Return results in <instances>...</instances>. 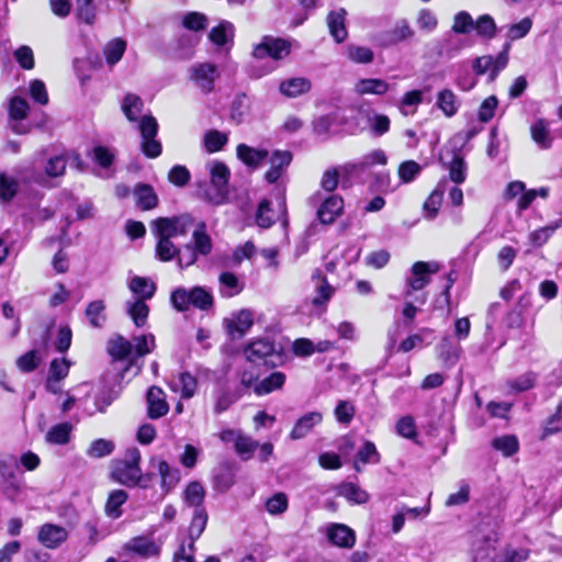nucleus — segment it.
<instances>
[{
    "instance_id": "obj_1",
    "label": "nucleus",
    "mask_w": 562,
    "mask_h": 562,
    "mask_svg": "<svg viewBox=\"0 0 562 562\" xmlns=\"http://www.w3.org/2000/svg\"><path fill=\"white\" fill-rule=\"evenodd\" d=\"M140 452L133 447L127 449L125 459L114 461L111 469V479L127 487H135L140 479Z\"/></svg>"
},
{
    "instance_id": "obj_2",
    "label": "nucleus",
    "mask_w": 562,
    "mask_h": 562,
    "mask_svg": "<svg viewBox=\"0 0 562 562\" xmlns=\"http://www.w3.org/2000/svg\"><path fill=\"white\" fill-rule=\"evenodd\" d=\"M170 300L173 307L179 312L188 311L191 306L202 311H207L213 306V296L203 286L177 288L171 293Z\"/></svg>"
},
{
    "instance_id": "obj_3",
    "label": "nucleus",
    "mask_w": 562,
    "mask_h": 562,
    "mask_svg": "<svg viewBox=\"0 0 562 562\" xmlns=\"http://www.w3.org/2000/svg\"><path fill=\"white\" fill-rule=\"evenodd\" d=\"M245 357L252 363H262L274 368L283 362V355L277 349L270 338H258L248 344L244 350Z\"/></svg>"
},
{
    "instance_id": "obj_4",
    "label": "nucleus",
    "mask_w": 562,
    "mask_h": 562,
    "mask_svg": "<svg viewBox=\"0 0 562 562\" xmlns=\"http://www.w3.org/2000/svg\"><path fill=\"white\" fill-rule=\"evenodd\" d=\"M210 171L212 190L205 192V199L213 205H222L228 201V181L231 172L228 167L221 161H213L207 165Z\"/></svg>"
},
{
    "instance_id": "obj_5",
    "label": "nucleus",
    "mask_w": 562,
    "mask_h": 562,
    "mask_svg": "<svg viewBox=\"0 0 562 562\" xmlns=\"http://www.w3.org/2000/svg\"><path fill=\"white\" fill-rule=\"evenodd\" d=\"M452 31L457 34H468L475 31L477 35H494L496 24L488 14H483L476 21H473L470 13L461 11L454 16Z\"/></svg>"
},
{
    "instance_id": "obj_6",
    "label": "nucleus",
    "mask_w": 562,
    "mask_h": 562,
    "mask_svg": "<svg viewBox=\"0 0 562 562\" xmlns=\"http://www.w3.org/2000/svg\"><path fill=\"white\" fill-rule=\"evenodd\" d=\"M194 225V218L190 214H181L173 217H159L151 224L154 235H162L168 238L184 236Z\"/></svg>"
},
{
    "instance_id": "obj_7",
    "label": "nucleus",
    "mask_w": 562,
    "mask_h": 562,
    "mask_svg": "<svg viewBox=\"0 0 562 562\" xmlns=\"http://www.w3.org/2000/svg\"><path fill=\"white\" fill-rule=\"evenodd\" d=\"M286 213L285 196L282 192L278 201V211L271 207V201L268 199H263L259 202L255 214V222L260 228L265 229L270 228L277 220H282L285 226L288 224Z\"/></svg>"
},
{
    "instance_id": "obj_8",
    "label": "nucleus",
    "mask_w": 562,
    "mask_h": 562,
    "mask_svg": "<svg viewBox=\"0 0 562 562\" xmlns=\"http://www.w3.org/2000/svg\"><path fill=\"white\" fill-rule=\"evenodd\" d=\"M439 270L437 262L417 261L411 268V273L406 278V290L404 296L408 297L413 291L423 290L429 282L430 276Z\"/></svg>"
},
{
    "instance_id": "obj_9",
    "label": "nucleus",
    "mask_w": 562,
    "mask_h": 562,
    "mask_svg": "<svg viewBox=\"0 0 562 562\" xmlns=\"http://www.w3.org/2000/svg\"><path fill=\"white\" fill-rule=\"evenodd\" d=\"M142 135V151L148 158H156L161 154V144L156 139L158 123L155 117L145 115L138 124Z\"/></svg>"
},
{
    "instance_id": "obj_10",
    "label": "nucleus",
    "mask_w": 562,
    "mask_h": 562,
    "mask_svg": "<svg viewBox=\"0 0 562 562\" xmlns=\"http://www.w3.org/2000/svg\"><path fill=\"white\" fill-rule=\"evenodd\" d=\"M189 77L201 92L207 94L214 90V83L220 77V71L211 63H199L190 67Z\"/></svg>"
},
{
    "instance_id": "obj_11",
    "label": "nucleus",
    "mask_w": 562,
    "mask_h": 562,
    "mask_svg": "<svg viewBox=\"0 0 562 562\" xmlns=\"http://www.w3.org/2000/svg\"><path fill=\"white\" fill-rule=\"evenodd\" d=\"M509 44L504 45V49L494 58L493 56L486 55L477 57L473 63V70L476 75H490V81H494L498 76L499 71L503 70L508 63L507 50Z\"/></svg>"
},
{
    "instance_id": "obj_12",
    "label": "nucleus",
    "mask_w": 562,
    "mask_h": 562,
    "mask_svg": "<svg viewBox=\"0 0 562 562\" xmlns=\"http://www.w3.org/2000/svg\"><path fill=\"white\" fill-rule=\"evenodd\" d=\"M290 53V44L282 37H265V41L254 48L256 59L270 57L281 59Z\"/></svg>"
},
{
    "instance_id": "obj_13",
    "label": "nucleus",
    "mask_w": 562,
    "mask_h": 562,
    "mask_svg": "<svg viewBox=\"0 0 562 562\" xmlns=\"http://www.w3.org/2000/svg\"><path fill=\"white\" fill-rule=\"evenodd\" d=\"M68 530L59 525L46 522L38 528L37 541L47 549L59 548L68 539Z\"/></svg>"
},
{
    "instance_id": "obj_14",
    "label": "nucleus",
    "mask_w": 562,
    "mask_h": 562,
    "mask_svg": "<svg viewBox=\"0 0 562 562\" xmlns=\"http://www.w3.org/2000/svg\"><path fill=\"white\" fill-rule=\"evenodd\" d=\"M149 464L153 469L157 470V474L160 476V486L165 493L173 490L180 482V470L176 467H171L166 460L153 457Z\"/></svg>"
},
{
    "instance_id": "obj_15",
    "label": "nucleus",
    "mask_w": 562,
    "mask_h": 562,
    "mask_svg": "<svg viewBox=\"0 0 562 562\" xmlns=\"http://www.w3.org/2000/svg\"><path fill=\"white\" fill-rule=\"evenodd\" d=\"M254 325V315L249 310H241L224 319L226 333L233 338H241Z\"/></svg>"
},
{
    "instance_id": "obj_16",
    "label": "nucleus",
    "mask_w": 562,
    "mask_h": 562,
    "mask_svg": "<svg viewBox=\"0 0 562 562\" xmlns=\"http://www.w3.org/2000/svg\"><path fill=\"white\" fill-rule=\"evenodd\" d=\"M292 158V153L289 150H274L270 156V168L265 179L269 183H276L290 166Z\"/></svg>"
},
{
    "instance_id": "obj_17",
    "label": "nucleus",
    "mask_w": 562,
    "mask_h": 562,
    "mask_svg": "<svg viewBox=\"0 0 562 562\" xmlns=\"http://www.w3.org/2000/svg\"><path fill=\"white\" fill-rule=\"evenodd\" d=\"M329 542L340 548H352L356 542L355 531L344 524H329L326 528Z\"/></svg>"
},
{
    "instance_id": "obj_18",
    "label": "nucleus",
    "mask_w": 562,
    "mask_h": 562,
    "mask_svg": "<svg viewBox=\"0 0 562 562\" xmlns=\"http://www.w3.org/2000/svg\"><path fill=\"white\" fill-rule=\"evenodd\" d=\"M312 281L314 283L315 293L312 297V304L316 307L326 305L334 295L335 288L328 283L327 279L322 274L321 270H315L313 272Z\"/></svg>"
},
{
    "instance_id": "obj_19",
    "label": "nucleus",
    "mask_w": 562,
    "mask_h": 562,
    "mask_svg": "<svg viewBox=\"0 0 562 562\" xmlns=\"http://www.w3.org/2000/svg\"><path fill=\"white\" fill-rule=\"evenodd\" d=\"M147 414L151 419L165 416L169 411L164 391L158 386H151L147 392Z\"/></svg>"
},
{
    "instance_id": "obj_20",
    "label": "nucleus",
    "mask_w": 562,
    "mask_h": 562,
    "mask_svg": "<svg viewBox=\"0 0 562 562\" xmlns=\"http://www.w3.org/2000/svg\"><path fill=\"white\" fill-rule=\"evenodd\" d=\"M235 465L231 462L221 463L213 472L214 490L221 493L227 492L235 484Z\"/></svg>"
},
{
    "instance_id": "obj_21",
    "label": "nucleus",
    "mask_w": 562,
    "mask_h": 562,
    "mask_svg": "<svg viewBox=\"0 0 562 562\" xmlns=\"http://www.w3.org/2000/svg\"><path fill=\"white\" fill-rule=\"evenodd\" d=\"M322 420L323 415L319 412H310L303 415L294 424V427L290 432V438L292 440H299L306 437L316 425L322 423Z\"/></svg>"
},
{
    "instance_id": "obj_22",
    "label": "nucleus",
    "mask_w": 562,
    "mask_h": 562,
    "mask_svg": "<svg viewBox=\"0 0 562 562\" xmlns=\"http://www.w3.org/2000/svg\"><path fill=\"white\" fill-rule=\"evenodd\" d=\"M344 209V201L339 195L328 196L317 211L318 220L323 224H331L340 215Z\"/></svg>"
},
{
    "instance_id": "obj_23",
    "label": "nucleus",
    "mask_w": 562,
    "mask_h": 562,
    "mask_svg": "<svg viewBox=\"0 0 562 562\" xmlns=\"http://www.w3.org/2000/svg\"><path fill=\"white\" fill-rule=\"evenodd\" d=\"M268 154L267 149H257L246 144H239L236 148L237 158L252 169L259 168Z\"/></svg>"
},
{
    "instance_id": "obj_24",
    "label": "nucleus",
    "mask_w": 562,
    "mask_h": 562,
    "mask_svg": "<svg viewBox=\"0 0 562 562\" xmlns=\"http://www.w3.org/2000/svg\"><path fill=\"white\" fill-rule=\"evenodd\" d=\"M311 88V81L304 77L285 79L279 85L280 93L286 98H297L304 93H307Z\"/></svg>"
},
{
    "instance_id": "obj_25",
    "label": "nucleus",
    "mask_w": 562,
    "mask_h": 562,
    "mask_svg": "<svg viewBox=\"0 0 562 562\" xmlns=\"http://www.w3.org/2000/svg\"><path fill=\"white\" fill-rule=\"evenodd\" d=\"M353 90L359 95H384L390 90V85L383 79L364 78L356 82Z\"/></svg>"
},
{
    "instance_id": "obj_26",
    "label": "nucleus",
    "mask_w": 562,
    "mask_h": 562,
    "mask_svg": "<svg viewBox=\"0 0 562 562\" xmlns=\"http://www.w3.org/2000/svg\"><path fill=\"white\" fill-rule=\"evenodd\" d=\"M530 136L542 149L552 146L553 137L550 132V124L546 119H538L530 125Z\"/></svg>"
},
{
    "instance_id": "obj_27",
    "label": "nucleus",
    "mask_w": 562,
    "mask_h": 562,
    "mask_svg": "<svg viewBox=\"0 0 562 562\" xmlns=\"http://www.w3.org/2000/svg\"><path fill=\"white\" fill-rule=\"evenodd\" d=\"M286 376L281 371H274L255 384L254 392L258 396L270 394L273 391L282 389Z\"/></svg>"
},
{
    "instance_id": "obj_28",
    "label": "nucleus",
    "mask_w": 562,
    "mask_h": 562,
    "mask_svg": "<svg viewBox=\"0 0 562 562\" xmlns=\"http://www.w3.org/2000/svg\"><path fill=\"white\" fill-rule=\"evenodd\" d=\"M192 246L193 249L200 256H207L211 254L213 244L210 235L206 233V224L200 222L192 233Z\"/></svg>"
},
{
    "instance_id": "obj_29",
    "label": "nucleus",
    "mask_w": 562,
    "mask_h": 562,
    "mask_svg": "<svg viewBox=\"0 0 562 562\" xmlns=\"http://www.w3.org/2000/svg\"><path fill=\"white\" fill-rule=\"evenodd\" d=\"M170 387L180 392L183 398H191L196 390V380L189 372H180L170 381Z\"/></svg>"
},
{
    "instance_id": "obj_30",
    "label": "nucleus",
    "mask_w": 562,
    "mask_h": 562,
    "mask_svg": "<svg viewBox=\"0 0 562 562\" xmlns=\"http://www.w3.org/2000/svg\"><path fill=\"white\" fill-rule=\"evenodd\" d=\"M134 195L136 196V205L144 211L151 210L158 204V196L149 184H136Z\"/></svg>"
},
{
    "instance_id": "obj_31",
    "label": "nucleus",
    "mask_w": 562,
    "mask_h": 562,
    "mask_svg": "<svg viewBox=\"0 0 562 562\" xmlns=\"http://www.w3.org/2000/svg\"><path fill=\"white\" fill-rule=\"evenodd\" d=\"M337 495L345 497L352 504H364L369 501V494L359 485L351 482L340 483L337 487Z\"/></svg>"
},
{
    "instance_id": "obj_32",
    "label": "nucleus",
    "mask_w": 562,
    "mask_h": 562,
    "mask_svg": "<svg viewBox=\"0 0 562 562\" xmlns=\"http://www.w3.org/2000/svg\"><path fill=\"white\" fill-rule=\"evenodd\" d=\"M182 498L186 505L194 509L204 508L205 490L200 482L192 481L186 486Z\"/></svg>"
},
{
    "instance_id": "obj_33",
    "label": "nucleus",
    "mask_w": 562,
    "mask_h": 562,
    "mask_svg": "<svg viewBox=\"0 0 562 562\" xmlns=\"http://www.w3.org/2000/svg\"><path fill=\"white\" fill-rule=\"evenodd\" d=\"M207 524V513L205 508L194 509L191 524L189 526V549L194 551V542L203 533Z\"/></svg>"
},
{
    "instance_id": "obj_34",
    "label": "nucleus",
    "mask_w": 562,
    "mask_h": 562,
    "mask_svg": "<svg viewBox=\"0 0 562 562\" xmlns=\"http://www.w3.org/2000/svg\"><path fill=\"white\" fill-rule=\"evenodd\" d=\"M446 181L439 182L436 189L429 194L427 200L424 202L423 210L424 215L428 220H434L442 204V198L445 193Z\"/></svg>"
},
{
    "instance_id": "obj_35",
    "label": "nucleus",
    "mask_w": 562,
    "mask_h": 562,
    "mask_svg": "<svg viewBox=\"0 0 562 562\" xmlns=\"http://www.w3.org/2000/svg\"><path fill=\"white\" fill-rule=\"evenodd\" d=\"M126 42L121 37H115L109 41L103 48L105 63L110 67H113L115 64H117L122 59L123 54L126 50Z\"/></svg>"
},
{
    "instance_id": "obj_36",
    "label": "nucleus",
    "mask_w": 562,
    "mask_h": 562,
    "mask_svg": "<svg viewBox=\"0 0 562 562\" xmlns=\"http://www.w3.org/2000/svg\"><path fill=\"white\" fill-rule=\"evenodd\" d=\"M128 288L137 296L136 300L143 301L151 299L156 291L155 283L144 277L132 278Z\"/></svg>"
},
{
    "instance_id": "obj_37",
    "label": "nucleus",
    "mask_w": 562,
    "mask_h": 562,
    "mask_svg": "<svg viewBox=\"0 0 562 562\" xmlns=\"http://www.w3.org/2000/svg\"><path fill=\"white\" fill-rule=\"evenodd\" d=\"M18 470V459L15 456L10 453L0 454V477L4 483H9L10 486L15 488V472Z\"/></svg>"
},
{
    "instance_id": "obj_38",
    "label": "nucleus",
    "mask_w": 562,
    "mask_h": 562,
    "mask_svg": "<svg viewBox=\"0 0 562 562\" xmlns=\"http://www.w3.org/2000/svg\"><path fill=\"white\" fill-rule=\"evenodd\" d=\"M108 351L115 360H124L132 356L134 347L130 340L117 336L109 341Z\"/></svg>"
},
{
    "instance_id": "obj_39",
    "label": "nucleus",
    "mask_w": 562,
    "mask_h": 562,
    "mask_svg": "<svg viewBox=\"0 0 562 562\" xmlns=\"http://www.w3.org/2000/svg\"><path fill=\"white\" fill-rule=\"evenodd\" d=\"M105 304L102 300L90 302L86 307V317L89 324L94 328H100L105 322Z\"/></svg>"
},
{
    "instance_id": "obj_40",
    "label": "nucleus",
    "mask_w": 562,
    "mask_h": 562,
    "mask_svg": "<svg viewBox=\"0 0 562 562\" xmlns=\"http://www.w3.org/2000/svg\"><path fill=\"white\" fill-rule=\"evenodd\" d=\"M144 108L142 99L134 94L127 93L122 102V111L130 122H136Z\"/></svg>"
},
{
    "instance_id": "obj_41",
    "label": "nucleus",
    "mask_w": 562,
    "mask_h": 562,
    "mask_svg": "<svg viewBox=\"0 0 562 562\" xmlns=\"http://www.w3.org/2000/svg\"><path fill=\"white\" fill-rule=\"evenodd\" d=\"M127 314L133 319L137 327H143L146 324L149 307L143 300L128 301L126 303Z\"/></svg>"
},
{
    "instance_id": "obj_42",
    "label": "nucleus",
    "mask_w": 562,
    "mask_h": 562,
    "mask_svg": "<svg viewBox=\"0 0 562 562\" xmlns=\"http://www.w3.org/2000/svg\"><path fill=\"white\" fill-rule=\"evenodd\" d=\"M380 461V454L371 441H366L363 446L358 451L353 467L356 471L360 472L361 468L360 464H367V463H378Z\"/></svg>"
},
{
    "instance_id": "obj_43",
    "label": "nucleus",
    "mask_w": 562,
    "mask_h": 562,
    "mask_svg": "<svg viewBox=\"0 0 562 562\" xmlns=\"http://www.w3.org/2000/svg\"><path fill=\"white\" fill-rule=\"evenodd\" d=\"M128 495L123 490H114L109 494L105 513L109 517L119 518L122 515L121 506L127 501Z\"/></svg>"
},
{
    "instance_id": "obj_44",
    "label": "nucleus",
    "mask_w": 562,
    "mask_h": 562,
    "mask_svg": "<svg viewBox=\"0 0 562 562\" xmlns=\"http://www.w3.org/2000/svg\"><path fill=\"white\" fill-rule=\"evenodd\" d=\"M72 426L69 423H60L53 426L46 434V441L53 445H66L70 439Z\"/></svg>"
},
{
    "instance_id": "obj_45",
    "label": "nucleus",
    "mask_w": 562,
    "mask_h": 562,
    "mask_svg": "<svg viewBox=\"0 0 562 562\" xmlns=\"http://www.w3.org/2000/svg\"><path fill=\"white\" fill-rule=\"evenodd\" d=\"M437 105L448 117L453 116L459 109L457 95L450 89L438 93Z\"/></svg>"
},
{
    "instance_id": "obj_46",
    "label": "nucleus",
    "mask_w": 562,
    "mask_h": 562,
    "mask_svg": "<svg viewBox=\"0 0 562 562\" xmlns=\"http://www.w3.org/2000/svg\"><path fill=\"white\" fill-rule=\"evenodd\" d=\"M258 447V441L241 432L234 446V449L241 460L248 461L252 458V454Z\"/></svg>"
},
{
    "instance_id": "obj_47",
    "label": "nucleus",
    "mask_w": 562,
    "mask_h": 562,
    "mask_svg": "<svg viewBox=\"0 0 562 562\" xmlns=\"http://www.w3.org/2000/svg\"><path fill=\"white\" fill-rule=\"evenodd\" d=\"M196 37H177L176 46L172 49L171 57L177 59L191 58L194 54Z\"/></svg>"
},
{
    "instance_id": "obj_48",
    "label": "nucleus",
    "mask_w": 562,
    "mask_h": 562,
    "mask_svg": "<svg viewBox=\"0 0 562 562\" xmlns=\"http://www.w3.org/2000/svg\"><path fill=\"white\" fill-rule=\"evenodd\" d=\"M448 169L451 181L457 184H461L465 181L467 165L460 154L453 151L452 159L449 162Z\"/></svg>"
},
{
    "instance_id": "obj_49",
    "label": "nucleus",
    "mask_w": 562,
    "mask_h": 562,
    "mask_svg": "<svg viewBox=\"0 0 562 562\" xmlns=\"http://www.w3.org/2000/svg\"><path fill=\"white\" fill-rule=\"evenodd\" d=\"M157 238L156 256L161 261H170L176 258L179 248L171 241V238L162 235H155Z\"/></svg>"
},
{
    "instance_id": "obj_50",
    "label": "nucleus",
    "mask_w": 562,
    "mask_h": 562,
    "mask_svg": "<svg viewBox=\"0 0 562 562\" xmlns=\"http://www.w3.org/2000/svg\"><path fill=\"white\" fill-rule=\"evenodd\" d=\"M440 359L447 366H453L459 359V347L449 337H443L437 347Z\"/></svg>"
},
{
    "instance_id": "obj_51",
    "label": "nucleus",
    "mask_w": 562,
    "mask_h": 562,
    "mask_svg": "<svg viewBox=\"0 0 562 562\" xmlns=\"http://www.w3.org/2000/svg\"><path fill=\"white\" fill-rule=\"evenodd\" d=\"M19 181L4 172L0 173V202H10L18 193Z\"/></svg>"
},
{
    "instance_id": "obj_52",
    "label": "nucleus",
    "mask_w": 562,
    "mask_h": 562,
    "mask_svg": "<svg viewBox=\"0 0 562 562\" xmlns=\"http://www.w3.org/2000/svg\"><path fill=\"white\" fill-rule=\"evenodd\" d=\"M492 447L502 452L504 457H512L519 449L518 440L513 435H506L493 439Z\"/></svg>"
},
{
    "instance_id": "obj_53",
    "label": "nucleus",
    "mask_w": 562,
    "mask_h": 562,
    "mask_svg": "<svg viewBox=\"0 0 562 562\" xmlns=\"http://www.w3.org/2000/svg\"><path fill=\"white\" fill-rule=\"evenodd\" d=\"M127 549L142 557H153L158 553V548L154 541L142 537L132 539Z\"/></svg>"
},
{
    "instance_id": "obj_54",
    "label": "nucleus",
    "mask_w": 562,
    "mask_h": 562,
    "mask_svg": "<svg viewBox=\"0 0 562 562\" xmlns=\"http://www.w3.org/2000/svg\"><path fill=\"white\" fill-rule=\"evenodd\" d=\"M221 293L223 296L232 297L241 291L238 278L232 272L220 274Z\"/></svg>"
},
{
    "instance_id": "obj_55",
    "label": "nucleus",
    "mask_w": 562,
    "mask_h": 562,
    "mask_svg": "<svg viewBox=\"0 0 562 562\" xmlns=\"http://www.w3.org/2000/svg\"><path fill=\"white\" fill-rule=\"evenodd\" d=\"M560 226L561 221L531 232L528 237L530 244L535 247H541L550 239V237Z\"/></svg>"
},
{
    "instance_id": "obj_56",
    "label": "nucleus",
    "mask_w": 562,
    "mask_h": 562,
    "mask_svg": "<svg viewBox=\"0 0 562 562\" xmlns=\"http://www.w3.org/2000/svg\"><path fill=\"white\" fill-rule=\"evenodd\" d=\"M422 169L415 160H406L398 166L397 175L402 183H411L419 176Z\"/></svg>"
},
{
    "instance_id": "obj_57",
    "label": "nucleus",
    "mask_w": 562,
    "mask_h": 562,
    "mask_svg": "<svg viewBox=\"0 0 562 562\" xmlns=\"http://www.w3.org/2000/svg\"><path fill=\"white\" fill-rule=\"evenodd\" d=\"M114 450V443L106 439L93 440L87 450V454L90 458L99 459L110 456Z\"/></svg>"
},
{
    "instance_id": "obj_58",
    "label": "nucleus",
    "mask_w": 562,
    "mask_h": 562,
    "mask_svg": "<svg viewBox=\"0 0 562 562\" xmlns=\"http://www.w3.org/2000/svg\"><path fill=\"white\" fill-rule=\"evenodd\" d=\"M183 26L192 32L205 30L207 25V16L200 12H189L183 16Z\"/></svg>"
},
{
    "instance_id": "obj_59",
    "label": "nucleus",
    "mask_w": 562,
    "mask_h": 562,
    "mask_svg": "<svg viewBox=\"0 0 562 562\" xmlns=\"http://www.w3.org/2000/svg\"><path fill=\"white\" fill-rule=\"evenodd\" d=\"M346 10L339 9L336 11L329 12L327 16V24L331 35H338V33L344 32L346 34L345 20H346Z\"/></svg>"
},
{
    "instance_id": "obj_60",
    "label": "nucleus",
    "mask_w": 562,
    "mask_h": 562,
    "mask_svg": "<svg viewBox=\"0 0 562 562\" xmlns=\"http://www.w3.org/2000/svg\"><path fill=\"white\" fill-rule=\"evenodd\" d=\"M67 160L64 155L50 157L45 165V176L49 178L60 177L65 173Z\"/></svg>"
},
{
    "instance_id": "obj_61",
    "label": "nucleus",
    "mask_w": 562,
    "mask_h": 562,
    "mask_svg": "<svg viewBox=\"0 0 562 562\" xmlns=\"http://www.w3.org/2000/svg\"><path fill=\"white\" fill-rule=\"evenodd\" d=\"M347 56L357 64H369L373 60V52L364 46H348Z\"/></svg>"
},
{
    "instance_id": "obj_62",
    "label": "nucleus",
    "mask_w": 562,
    "mask_h": 562,
    "mask_svg": "<svg viewBox=\"0 0 562 562\" xmlns=\"http://www.w3.org/2000/svg\"><path fill=\"white\" fill-rule=\"evenodd\" d=\"M288 497L284 493H276L266 502V509L271 515H280L288 509Z\"/></svg>"
},
{
    "instance_id": "obj_63",
    "label": "nucleus",
    "mask_w": 562,
    "mask_h": 562,
    "mask_svg": "<svg viewBox=\"0 0 562 562\" xmlns=\"http://www.w3.org/2000/svg\"><path fill=\"white\" fill-rule=\"evenodd\" d=\"M227 143V136L218 131H210L204 136V145L207 151L221 150Z\"/></svg>"
},
{
    "instance_id": "obj_64",
    "label": "nucleus",
    "mask_w": 562,
    "mask_h": 562,
    "mask_svg": "<svg viewBox=\"0 0 562 562\" xmlns=\"http://www.w3.org/2000/svg\"><path fill=\"white\" fill-rule=\"evenodd\" d=\"M41 360L40 352L37 350H31L18 358L16 366L24 372H31L38 367Z\"/></svg>"
}]
</instances>
